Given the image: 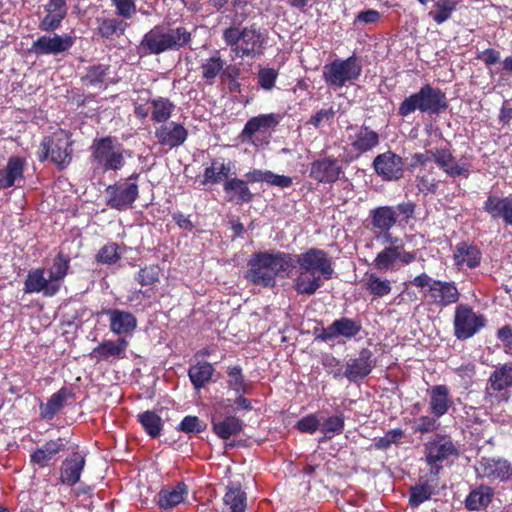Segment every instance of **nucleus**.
Returning <instances> with one entry per match:
<instances>
[{"instance_id":"49530a36","label":"nucleus","mask_w":512,"mask_h":512,"mask_svg":"<svg viewBox=\"0 0 512 512\" xmlns=\"http://www.w3.org/2000/svg\"><path fill=\"white\" fill-rule=\"evenodd\" d=\"M110 73V65L93 64L86 67V73L81 77V81L90 86H99L105 82L106 77Z\"/></svg>"},{"instance_id":"4c0bfd02","label":"nucleus","mask_w":512,"mask_h":512,"mask_svg":"<svg viewBox=\"0 0 512 512\" xmlns=\"http://www.w3.org/2000/svg\"><path fill=\"white\" fill-rule=\"evenodd\" d=\"M436 480H438L436 478ZM438 484L434 480L419 479V482L410 487L409 505L411 507H418L422 503L428 501L435 493Z\"/></svg>"},{"instance_id":"79ce46f5","label":"nucleus","mask_w":512,"mask_h":512,"mask_svg":"<svg viewBox=\"0 0 512 512\" xmlns=\"http://www.w3.org/2000/svg\"><path fill=\"white\" fill-rule=\"evenodd\" d=\"M71 258L63 251H59L53 260V265L49 270V278L60 290L61 282L68 275Z\"/></svg>"},{"instance_id":"5701e85b","label":"nucleus","mask_w":512,"mask_h":512,"mask_svg":"<svg viewBox=\"0 0 512 512\" xmlns=\"http://www.w3.org/2000/svg\"><path fill=\"white\" fill-rule=\"evenodd\" d=\"M263 263L268 266L274 278L277 275L288 276L295 268V255L285 252H260Z\"/></svg>"},{"instance_id":"5fc2aeb1","label":"nucleus","mask_w":512,"mask_h":512,"mask_svg":"<svg viewBox=\"0 0 512 512\" xmlns=\"http://www.w3.org/2000/svg\"><path fill=\"white\" fill-rule=\"evenodd\" d=\"M201 68L203 79L208 84H212L223 68V61L220 57H210L202 64Z\"/></svg>"},{"instance_id":"7c9ffc66","label":"nucleus","mask_w":512,"mask_h":512,"mask_svg":"<svg viewBox=\"0 0 512 512\" xmlns=\"http://www.w3.org/2000/svg\"><path fill=\"white\" fill-rule=\"evenodd\" d=\"M371 352L362 350L358 358L351 359L346 366L345 377L349 381H357L366 377L372 370Z\"/></svg>"},{"instance_id":"bb28decb","label":"nucleus","mask_w":512,"mask_h":512,"mask_svg":"<svg viewBox=\"0 0 512 512\" xmlns=\"http://www.w3.org/2000/svg\"><path fill=\"white\" fill-rule=\"evenodd\" d=\"M454 264L458 269H474L481 263V251L475 245L467 242L457 244L453 250Z\"/></svg>"},{"instance_id":"20e7f679","label":"nucleus","mask_w":512,"mask_h":512,"mask_svg":"<svg viewBox=\"0 0 512 512\" xmlns=\"http://www.w3.org/2000/svg\"><path fill=\"white\" fill-rule=\"evenodd\" d=\"M116 137L95 138L90 146V163L95 171L106 173L119 171L125 166V154Z\"/></svg>"},{"instance_id":"9b49d317","label":"nucleus","mask_w":512,"mask_h":512,"mask_svg":"<svg viewBox=\"0 0 512 512\" xmlns=\"http://www.w3.org/2000/svg\"><path fill=\"white\" fill-rule=\"evenodd\" d=\"M362 71L357 59L351 56L345 60L336 59L323 66L322 75L330 87H343L347 82L358 79Z\"/></svg>"},{"instance_id":"393cba45","label":"nucleus","mask_w":512,"mask_h":512,"mask_svg":"<svg viewBox=\"0 0 512 512\" xmlns=\"http://www.w3.org/2000/svg\"><path fill=\"white\" fill-rule=\"evenodd\" d=\"M85 462L83 455L79 452H73L62 462L60 482L70 487L78 483L85 467Z\"/></svg>"},{"instance_id":"680f3d73","label":"nucleus","mask_w":512,"mask_h":512,"mask_svg":"<svg viewBox=\"0 0 512 512\" xmlns=\"http://www.w3.org/2000/svg\"><path fill=\"white\" fill-rule=\"evenodd\" d=\"M320 427V420L316 414H309L296 423V428L302 433H315Z\"/></svg>"},{"instance_id":"a878e982","label":"nucleus","mask_w":512,"mask_h":512,"mask_svg":"<svg viewBox=\"0 0 512 512\" xmlns=\"http://www.w3.org/2000/svg\"><path fill=\"white\" fill-rule=\"evenodd\" d=\"M26 165L23 157H9L6 166L0 169V190L13 187L17 181L24 180Z\"/></svg>"},{"instance_id":"39448f33","label":"nucleus","mask_w":512,"mask_h":512,"mask_svg":"<svg viewBox=\"0 0 512 512\" xmlns=\"http://www.w3.org/2000/svg\"><path fill=\"white\" fill-rule=\"evenodd\" d=\"M412 284L421 290L425 303L437 309L456 304L460 298L455 282L436 280L426 273L416 276Z\"/></svg>"},{"instance_id":"58836bf2","label":"nucleus","mask_w":512,"mask_h":512,"mask_svg":"<svg viewBox=\"0 0 512 512\" xmlns=\"http://www.w3.org/2000/svg\"><path fill=\"white\" fill-rule=\"evenodd\" d=\"M72 396L70 389L63 387L51 395L45 405H41V417L51 420L63 408L64 402L68 397Z\"/></svg>"},{"instance_id":"c85d7f7f","label":"nucleus","mask_w":512,"mask_h":512,"mask_svg":"<svg viewBox=\"0 0 512 512\" xmlns=\"http://www.w3.org/2000/svg\"><path fill=\"white\" fill-rule=\"evenodd\" d=\"M66 444L67 441L61 437L49 440L31 453L30 461L40 468H44L49 465L56 454L66 449Z\"/></svg>"},{"instance_id":"3c124183","label":"nucleus","mask_w":512,"mask_h":512,"mask_svg":"<svg viewBox=\"0 0 512 512\" xmlns=\"http://www.w3.org/2000/svg\"><path fill=\"white\" fill-rule=\"evenodd\" d=\"M121 259L119 245L117 243H108L102 246L95 256L97 263L105 265L116 264Z\"/></svg>"},{"instance_id":"4468645a","label":"nucleus","mask_w":512,"mask_h":512,"mask_svg":"<svg viewBox=\"0 0 512 512\" xmlns=\"http://www.w3.org/2000/svg\"><path fill=\"white\" fill-rule=\"evenodd\" d=\"M74 43L75 37L69 34H45L32 42L30 52L36 56L58 55L70 50Z\"/></svg>"},{"instance_id":"6e6552de","label":"nucleus","mask_w":512,"mask_h":512,"mask_svg":"<svg viewBox=\"0 0 512 512\" xmlns=\"http://www.w3.org/2000/svg\"><path fill=\"white\" fill-rule=\"evenodd\" d=\"M512 387V363L497 367L487 380L484 401L492 414L511 397L508 390Z\"/></svg>"},{"instance_id":"6e6d98bb","label":"nucleus","mask_w":512,"mask_h":512,"mask_svg":"<svg viewBox=\"0 0 512 512\" xmlns=\"http://www.w3.org/2000/svg\"><path fill=\"white\" fill-rule=\"evenodd\" d=\"M404 437V431L400 428L391 429L383 437L374 440V446L378 450H386L392 444H399Z\"/></svg>"},{"instance_id":"a18cd8bd","label":"nucleus","mask_w":512,"mask_h":512,"mask_svg":"<svg viewBox=\"0 0 512 512\" xmlns=\"http://www.w3.org/2000/svg\"><path fill=\"white\" fill-rule=\"evenodd\" d=\"M226 194L230 201H234L237 204L246 203L252 199V193L247 183L239 179L226 181Z\"/></svg>"},{"instance_id":"603ef678","label":"nucleus","mask_w":512,"mask_h":512,"mask_svg":"<svg viewBox=\"0 0 512 512\" xmlns=\"http://www.w3.org/2000/svg\"><path fill=\"white\" fill-rule=\"evenodd\" d=\"M125 26L126 24L116 18L102 19L97 28V34L102 38L112 39L118 31H120V34H123L125 31Z\"/></svg>"},{"instance_id":"a19ab883","label":"nucleus","mask_w":512,"mask_h":512,"mask_svg":"<svg viewBox=\"0 0 512 512\" xmlns=\"http://www.w3.org/2000/svg\"><path fill=\"white\" fill-rule=\"evenodd\" d=\"M151 104V119L155 123L164 124L168 122L171 117L175 104L169 99L164 97H158L155 99L149 100Z\"/></svg>"},{"instance_id":"cd10ccee","label":"nucleus","mask_w":512,"mask_h":512,"mask_svg":"<svg viewBox=\"0 0 512 512\" xmlns=\"http://www.w3.org/2000/svg\"><path fill=\"white\" fill-rule=\"evenodd\" d=\"M360 331V325L350 318H340L335 320L328 327L324 328L319 335V338L323 341L335 339L338 336H344L346 338H352L356 336Z\"/></svg>"},{"instance_id":"c03bdc74","label":"nucleus","mask_w":512,"mask_h":512,"mask_svg":"<svg viewBox=\"0 0 512 512\" xmlns=\"http://www.w3.org/2000/svg\"><path fill=\"white\" fill-rule=\"evenodd\" d=\"M493 497V490L481 485L472 490L465 500L466 508L469 510H479L489 505Z\"/></svg>"},{"instance_id":"c756f323","label":"nucleus","mask_w":512,"mask_h":512,"mask_svg":"<svg viewBox=\"0 0 512 512\" xmlns=\"http://www.w3.org/2000/svg\"><path fill=\"white\" fill-rule=\"evenodd\" d=\"M484 209L492 218H501L507 225H512V197L490 195L484 203Z\"/></svg>"},{"instance_id":"6ab92c4d","label":"nucleus","mask_w":512,"mask_h":512,"mask_svg":"<svg viewBox=\"0 0 512 512\" xmlns=\"http://www.w3.org/2000/svg\"><path fill=\"white\" fill-rule=\"evenodd\" d=\"M104 314L108 317L109 329L118 336L132 334L138 325L136 316L126 310L107 309Z\"/></svg>"},{"instance_id":"f257e3e1","label":"nucleus","mask_w":512,"mask_h":512,"mask_svg":"<svg viewBox=\"0 0 512 512\" xmlns=\"http://www.w3.org/2000/svg\"><path fill=\"white\" fill-rule=\"evenodd\" d=\"M296 265L298 274L293 280V288L300 295L315 294L324 281L331 280L335 274L332 258L319 248H309L295 255Z\"/></svg>"},{"instance_id":"69168bd1","label":"nucleus","mask_w":512,"mask_h":512,"mask_svg":"<svg viewBox=\"0 0 512 512\" xmlns=\"http://www.w3.org/2000/svg\"><path fill=\"white\" fill-rule=\"evenodd\" d=\"M217 163H212L211 166L205 168L204 172V183H218L222 180V175H224V163L216 165Z\"/></svg>"},{"instance_id":"1a4fd4ad","label":"nucleus","mask_w":512,"mask_h":512,"mask_svg":"<svg viewBox=\"0 0 512 512\" xmlns=\"http://www.w3.org/2000/svg\"><path fill=\"white\" fill-rule=\"evenodd\" d=\"M140 173L134 172L125 179V182H116L105 189L106 205L117 211H124L133 207L139 197L138 180Z\"/></svg>"},{"instance_id":"a211bd4d","label":"nucleus","mask_w":512,"mask_h":512,"mask_svg":"<svg viewBox=\"0 0 512 512\" xmlns=\"http://www.w3.org/2000/svg\"><path fill=\"white\" fill-rule=\"evenodd\" d=\"M23 290L26 294L42 293L46 297H52L59 292L58 287L51 279L45 277V268L43 267L28 271Z\"/></svg>"},{"instance_id":"8fccbe9b","label":"nucleus","mask_w":512,"mask_h":512,"mask_svg":"<svg viewBox=\"0 0 512 512\" xmlns=\"http://www.w3.org/2000/svg\"><path fill=\"white\" fill-rule=\"evenodd\" d=\"M456 5L457 3L454 0H438L434 4L435 10L430 11L429 16L437 24H442L451 17Z\"/></svg>"},{"instance_id":"f704fd0d","label":"nucleus","mask_w":512,"mask_h":512,"mask_svg":"<svg viewBox=\"0 0 512 512\" xmlns=\"http://www.w3.org/2000/svg\"><path fill=\"white\" fill-rule=\"evenodd\" d=\"M248 278L253 283L265 287H271L275 284V278L268 266L263 263L260 253H256L250 261Z\"/></svg>"},{"instance_id":"b1692460","label":"nucleus","mask_w":512,"mask_h":512,"mask_svg":"<svg viewBox=\"0 0 512 512\" xmlns=\"http://www.w3.org/2000/svg\"><path fill=\"white\" fill-rule=\"evenodd\" d=\"M428 395L429 410L435 418H441L444 416L453 405L449 388L444 384L431 387L428 390Z\"/></svg>"},{"instance_id":"f3484780","label":"nucleus","mask_w":512,"mask_h":512,"mask_svg":"<svg viewBox=\"0 0 512 512\" xmlns=\"http://www.w3.org/2000/svg\"><path fill=\"white\" fill-rule=\"evenodd\" d=\"M432 160L450 177H468L470 165L467 162H458L451 151L446 148L431 150Z\"/></svg>"},{"instance_id":"aec40b11","label":"nucleus","mask_w":512,"mask_h":512,"mask_svg":"<svg viewBox=\"0 0 512 512\" xmlns=\"http://www.w3.org/2000/svg\"><path fill=\"white\" fill-rule=\"evenodd\" d=\"M129 342L125 337H119L117 340H104L99 343L90 353V357L97 363L109 361L111 358L124 359Z\"/></svg>"},{"instance_id":"de8ad7c7","label":"nucleus","mask_w":512,"mask_h":512,"mask_svg":"<svg viewBox=\"0 0 512 512\" xmlns=\"http://www.w3.org/2000/svg\"><path fill=\"white\" fill-rule=\"evenodd\" d=\"M213 367L207 362L192 365L188 370V376L193 386L199 390L207 383L213 374Z\"/></svg>"},{"instance_id":"f03ea898","label":"nucleus","mask_w":512,"mask_h":512,"mask_svg":"<svg viewBox=\"0 0 512 512\" xmlns=\"http://www.w3.org/2000/svg\"><path fill=\"white\" fill-rule=\"evenodd\" d=\"M190 41L191 33L185 27L156 25L144 34L139 47L145 54L160 55L166 51L180 50Z\"/></svg>"},{"instance_id":"2eb2a0df","label":"nucleus","mask_w":512,"mask_h":512,"mask_svg":"<svg viewBox=\"0 0 512 512\" xmlns=\"http://www.w3.org/2000/svg\"><path fill=\"white\" fill-rule=\"evenodd\" d=\"M154 135L159 145L171 150L182 146L187 140L189 132L183 124L170 121L156 127Z\"/></svg>"},{"instance_id":"c9c22d12","label":"nucleus","mask_w":512,"mask_h":512,"mask_svg":"<svg viewBox=\"0 0 512 512\" xmlns=\"http://www.w3.org/2000/svg\"><path fill=\"white\" fill-rule=\"evenodd\" d=\"M385 241L389 243L390 246H387L382 251H380L372 263L374 268L379 271L393 270L395 263L397 262L396 243L398 242V238L387 234L385 235Z\"/></svg>"},{"instance_id":"72a5a7b5","label":"nucleus","mask_w":512,"mask_h":512,"mask_svg":"<svg viewBox=\"0 0 512 512\" xmlns=\"http://www.w3.org/2000/svg\"><path fill=\"white\" fill-rule=\"evenodd\" d=\"M282 116L278 113L261 114L247 121L243 129V135L251 138L257 132H264L275 128Z\"/></svg>"},{"instance_id":"e433bc0d","label":"nucleus","mask_w":512,"mask_h":512,"mask_svg":"<svg viewBox=\"0 0 512 512\" xmlns=\"http://www.w3.org/2000/svg\"><path fill=\"white\" fill-rule=\"evenodd\" d=\"M370 218L375 229L388 232L397 221V212L391 206H381L371 210Z\"/></svg>"},{"instance_id":"473e14b6","label":"nucleus","mask_w":512,"mask_h":512,"mask_svg":"<svg viewBox=\"0 0 512 512\" xmlns=\"http://www.w3.org/2000/svg\"><path fill=\"white\" fill-rule=\"evenodd\" d=\"M350 143L355 151L366 153L378 146L379 134L368 126H361L350 137Z\"/></svg>"},{"instance_id":"338daca9","label":"nucleus","mask_w":512,"mask_h":512,"mask_svg":"<svg viewBox=\"0 0 512 512\" xmlns=\"http://www.w3.org/2000/svg\"><path fill=\"white\" fill-rule=\"evenodd\" d=\"M221 406L214 407L212 413H211V422L213 425V431L215 434L221 438L224 439V417L220 411Z\"/></svg>"},{"instance_id":"37998d69","label":"nucleus","mask_w":512,"mask_h":512,"mask_svg":"<svg viewBox=\"0 0 512 512\" xmlns=\"http://www.w3.org/2000/svg\"><path fill=\"white\" fill-rule=\"evenodd\" d=\"M365 286L367 291L375 298L385 297L392 291L391 281L378 276L376 273L366 274Z\"/></svg>"},{"instance_id":"13d9d810","label":"nucleus","mask_w":512,"mask_h":512,"mask_svg":"<svg viewBox=\"0 0 512 512\" xmlns=\"http://www.w3.org/2000/svg\"><path fill=\"white\" fill-rule=\"evenodd\" d=\"M65 18L58 13L46 12V15L39 21L38 28L44 32H53L61 27Z\"/></svg>"},{"instance_id":"412c9836","label":"nucleus","mask_w":512,"mask_h":512,"mask_svg":"<svg viewBox=\"0 0 512 512\" xmlns=\"http://www.w3.org/2000/svg\"><path fill=\"white\" fill-rule=\"evenodd\" d=\"M479 477L505 481L512 475V467L503 459L482 458L476 467Z\"/></svg>"},{"instance_id":"bf43d9fd","label":"nucleus","mask_w":512,"mask_h":512,"mask_svg":"<svg viewBox=\"0 0 512 512\" xmlns=\"http://www.w3.org/2000/svg\"><path fill=\"white\" fill-rule=\"evenodd\" d=\"M278 71L273 68H261L258 72V84L259 86L267 91L272 90L275 87L276 80L278 78Z\"/></svg>"},{"instance_id":"ddd939ff","label":"nucleus","mask_w":512,"mask_h":512,"mask_svg":"<svg viewBox=\"0 0 512 512\" xmlns=\"http://www.w3.org/2000/svg\"><path fill=\"white\" fill-rule=\"evenodd\" d=\"M485 325L483 316L476 314L471 307L459 305L454 315V330L457 339L465 340L475 335Z\"/></svg>"},{"instance_id":"09e8293b","label":"nucleus","mask_w":512,"mask_h":512,"mask_svg":"<svg viewBox=\"0 0 512 512\" xmlns=\"http://www.w3.org/2000/svg\"><path fill=\"white\" fill-rule=\"evenodd\" d=\"M162 269L158 264H150L141 267L134 279L142 287H151L160 281Z\"/></svg>"},{"instance_id":"0e129e2a","label":"nucleus","mask_w":512,"mask_h":512,"mask_svg":"<svg viewBox=\"0 0 512 512\" xmlns=\"http://www.w3.org/2000/svg\"><path fill=\"white\" fill-rule=\"evenodd\" d=\"M242 422L235 417H226V447L235 446L234 441H230V436L238 435L242 431Z\"/></svg>"},{"instance_id":"9d476101","label":"nucleus","mask_w":512,"mask_h":512,"mask_svg":"<svg viewBox=\"0 0 512 512\" xmlns=\"http://www.w3.org/2000/svg\"><path fill=\"white\" fill-rule=\"evenodd\" d=\"M425 461L430 467V474L438 477L444 463L458 456V449L452 440L444 435H436L424 446Z\"/></svg>"},{"instance_id":"4d7b16f0","label":"nucleus","mask_w":512,"mask_h":512,"mask_svg":"<svg viewBox=\"0 0 512 512\" xmlns=\"http://www.w3.org/2000/svg\"><path fill=\"white\" fill-rule=\"evenodd\" d=\"M206 429V424L201 421L197 416L187 415L177 426V430L189 433H200Z\"/></svg>"},{"instance_id":"2f4dec72","label":"nucleus","mask_w":512,"mask_h":512,"mask_svg":"<svg viewBox=\"0 0 512 512\" xmlns=\"http://www.w3.org/2000/svg\"><path fill=\"white\" fill-rule=\"evenodd\" d=\"M188 495V487L184 482H178L172 488H162L157 497V504L163 510H170L184 501Z\"/></svg>"},{"instance_id":"774afa93","label":"nucleus","mask_w":512,"mask_h":512,"mask_svg":"<svg viewBox=\"0 0 512 512\" xmlns=\"http://www.w3.org/2000/svg\"><path fill=\"white\" fill-rule=\"evenodd\" d=\"M267 183L271 186L279 187V188H289L293 184V180L291 177L286 175H279L272 171H269Z\"/></svg>"},{"instance_id":"864d4df0","label":"nucleus","mask_w":512,"mask_h":512,"mask_svg":"<svg viewBox=\"0 0 512 512\" xmlns=\"http://www.w3.org/2000/svg\"><path fill=\"white\" fill-rule=\"evenodd\" d=\"M321 426V432L326 438L330 439L334 435H339L344 430V417L342 415H335L327 418L323 421Z\"/></svg>"},{"instance_id":"e2e57ef3","label":"nucleus","mask_w":512,"mask_h":512,"mask_svg":"<svg viewBox=\"0 0 512 512\" xmlns=\"http://www.w3.org/2000/svg\"><path fill=\"white\" fill-rule=\"evenodd\" d=\"M119 16L130 19L136 12L137 0H111Z\"/></svg>"},{"instance_id":"7ed1b4c3","label":"nucleus","mask_w":512,"mask_h":512,"mask_svg":"<svg viewBox=\"0 0 512 512\" xmlns=\"http://www.w3.org/2000/svg\"><path fill=\"white\" fill-rule=\"evenodd\" d=\"M73 143L71 133L57 129L42 138L36 156L39 162L50 160L58 170L66 169L73 159Z\"/></svg>"},{"instance_id":"052dcab7","label":"nucleus","mask_w":512,"mask_h":512,"mask_svg":"<svg viewBox=\"0 0 512 512\" xmlns=\"http://www.w3.org/2000/svg\"><path fill=\"white\" fill-rule=\"evenodd\" d=\"M439 418H435L433 415L428 416L424 415L421 416L414 421L413 429L415 432H419L421 434L430 433L437 429L438 423L437 420Z\"/></svg>"},{"instance_id":"0eeeda50","label":"nucleus","mask_w":512,"mask_h":512,"mask_svg":"<svg viewBox=\"0 0 512 512\" xmlns=\"http://www.w3.org/2000/svg\"><path fill=\"white\" fill-rule=\"evenodd\" d=\"M267 36L259 28L245 27L241 31L226 29V43L238 57L254 58L263 53Z\"/></svg>"},{"instance_id":"dca6fc26","label":"nucleus","mask_w":512,"mask_h":512,"mask_svg":"<svg viewBox=\"0 0 512 512\" xmlns=\"http://www.w3.org/2000/svg\"><path fill=\"white\" fill-rule=\"evenodd\" d=\"M373 166L376 173L386 181L398 180L404 173L403 159L391 151L376 156Z\"/></svg>"},{"instance_id":"4be33fe9","label":"nucleus","mask_w":512,"mask_h":512,"mask_svg":"<svg viewBox=\"0 0 512 512\" xmlns=\"http://www.w3.org/2000/svg\"><path fill=\"white\" fill-rule=\"evenodd\" d=\"M228 384L230 390L236 393L235 404L238 409L251 410L250 401L243 397L244 394H250L252 391V383L244 379L241 369L234 367L228 372Z\"/></svg>"},{"instance_id":"ea45409f","label":"nucleus","mask_w":512,"mask_h":512,"mask_svg":"<svg viewBox=\"0 0 512 512\" xmlns=\"http://www.w3.org/2000/svg\"><path fill=\"white\" fill-rule=\"evenodd\" d=\"M137 421L140 423L145 433L152 439L158 438L163 430L162 418L152 410H146L137 415Z\"/></svg>"},{"instance_id":"423d86ee","label":"nucleus","mask_w":512,"mask_h":512,"mask_svg":"<svg viewBox=\"0 0 512 512\" xmlns=\"http://www.w3.org/2000/svg\"><path fill=\"white\" fill-rule=\"evenodd\" d=\"M447 106L445 93L439 88L425 84L418 92L411 94L400 103L398 114L401 117H406L416 110H419L422 113L438 115L444 111Z\"/></svg>"},{"instance_id":"f8f14e48","label":"nucleus","mask_w":512,"mask_h":512,"mask_svg":"<svg viewBox=\"0 0 512 512\" xmlns=\"http://www.w3.org/2000/svg\"><path fill=\"white\" fill-rule=\"evenodd\" d=\"M344 175L341 161L334 156L319 157L311 162L309 177L319 184H334Z\"/></svg>"}]
</instances>
